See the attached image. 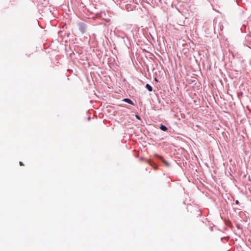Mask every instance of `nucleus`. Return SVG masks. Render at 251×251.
Returning a JSON list of instances; mask_svg holds the SVG:
<instances>
[{
  "mask_svg": "<svg viewBox=\"0 0 251 251\" xmlns=\"http://www.w3.org/2000/svg\"><path fill=\"white\" fill-rule=\"evenodd\" d=\"M162 161V162L168 167H169L170 166V164L169 163L166 161V160H165L164 159H163V157L162 156H158V155H157Z\"/></svg>",
  "mask_w": 251,
  "mask_h": 251,
  "instance_id": "obj_1",
  "label": "nucleus"
},
{
  "mask_svg": "<svg viewBox=\"0 0 251 251\" xmlns=\"http://www.w3.org/2000/svg\"><path fill=\"white\" fill-rule=\"evenodd\" d=\"M123 101L127 102L130 104L134 105V103L133 102V101L129 99H124L123 100Z\"/></svg>",
  "mask_w": 251,
  "mask_h": 251,
  "instance_id": "obj_2",
  "label": "nucleus"
},
{
  "mask_svg": "<svg viewBox=\"0 0 251 251\" xmlns=\"http://www.w3.org/2000/svg\"><path fill=\"white\" fill-rule=\"evenodd\" d=\"M160 128L161 130L164 131H166L167 130V127L163 125H161Z\"/></svg>",
  "mask_w": 251,
  "mask_h": 251,
  "instance_id": "obj_3",
  "label": "nucleus"
},
{
  "mask_svg": "<svg viewBox=\"0 0 251 251\" xmlns=\"http://www.w3.org/2000/svg\"><path fill=\"white\" fill-rule=\"evenodd\" d=\"M146 88L150 91L151 92L152 91V88L151 86L149 84H147L146 85Z\"/></svg>",
  "mask_w": 251,
  "mask_h": 251,
  "instance_id": "obj_4",
  "label": "nucleus"
},
{
  "mask_svg": "<svg viewBox=\"0 0 251 251\" xmlns=\"http://www.w3.org/2000/svg\"><path fill=\"white\" fill-rule=\"evenodd\" d=\"M136 118H137V119H138V120H140V119H141V118H140V116H138V115H136Z\"/></svg>",
  "mask_w": 251,
  "mask_h": 251,
  "instance_id": "obj_5",
  "label": "nucleus"
},
{
  "mask_svg": "<svg viewBox=\"0 0 251 251\" xmlns=\"http://www.w3.org/2000/svg\"><path fill=\"white\" fill-rule=\"evenodd\" d=\"M20 166H24V164H23V163L22 162L20 161Z\"/></svg>",
  "mask_w": 251,
  "mask_h": 251,
  "instance_id": "obj_6",
  "label": "nucleus"
}]
</instances>
